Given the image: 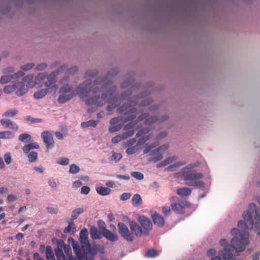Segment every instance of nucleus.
<instances>
[{
    "instance_id": "7c9ffc66",
    "label": "nucleus",
    "mask_w": 260,
    "mask_h": 260,
    "mask_svg": "<svg viewBox=\"0 0 260 260\" xmlns=\"http://www.w3.org/2000/svg\"><path fill=\"white\" fill-rule=\"evenodd\" d=\"M55 252L57 257V259H65V256L61 249L57 248L55 249Z\"/></svg>"
},
{
    "instance_id": "603ef678",
    "label": "nucleus",
    "mask_w": 260,
    "mask_h": 260,
    "mask_svg": "<svg viewBox=\"0 0 260 260\" xmlns=\"http://www.w3.org/2000/svg\"><path fill=\"white\" fill-rule=\"evenodd\" d=\"M90 190L89 187L84 186L82 187L81 192L83 194H87L89 192Z\"/></svg>"
},
{
    "instance_id": "864d4df0",
    "label": "nucleus",
    "mask_w": 260,
    "mask_h": 260,
    "mask_svg": "<svg viewBox=\"0 0 260 260\" xmlns=\"http://www.w3.org/2000/svg\"><path fill=\"white\" fill-rule=\"evenodd\" d=\"M49 184L50 186L53 188H56L57 185V181L53 179H50L49 180Z\"/></svg>"
},
{
    "instance_id": "c03bdc74",
    "label": "nucleus",
    "mask_w": 260,
    "mask_h": 260,
    "mask_svg": "<svg viewBox=\"0 0 260 260\" xmlns=\"http://www.w3.org/2000/svg\"><path fill=\"white\" fill-rule=\"evenodd\" d=\"M157 255L156 251L154 249H149L146 253V255L148 257H154L156 256Z\"/></svg>"
},
{
    "instance_id": "bf43d9fd",
    "label": "nucleus",
    "mask_w": 260,
    "mask_h": 260,
    "mask_svg": "<svg viewBox=\"0 0 260 260\" xmlns=\"http://www.w3.org/2000/svg\"><path fill=\"white\" fill-rule=\"evenodd\" d=\"M47 67V65L46 63H42L41 64H38L36 67V69L39 71H42L44 69H45Z\"/></svg>"
},
{
    "instance_id": "c85d7f7f",
    "label": "nucleus",
    "mask_w": 260,
    "mask_h": 260,
    "mask_svg": "<svg viewBox=\"0 0 260 260\" xmlns=\"http://www.w3.org/2000/svg\"><path fill=\"white\" fill-rule=\"evenodd\" d=\"M64 250L66 255L69 257L68 260H74V258L72 255L71 248L69 245H65L64 246Z\"/></svg>"
},
{
    "instance_id": "412c9836",
    "label": "nucleus",
    "mask_w": 260,
    "mask_h": 260,
    "mask_svg": "<svg viewBox=\"0 0 260 260\" xmlns=\"http://www.w3.org/2000/svg\"><path fill=\"white\" fill-rule=\"evenodd\" d=\"M13 134L10 131H4L0 132V139H11L13 138Z\"/></svg>"
},
{
    "instance_id": "72a5a7b5",
    "label": "nucleus",
    "mask_w": 260,
    "mask_h": 260,
    "mask_svg": "<svg viewBox=\"0 0 260 260\" xmlns=\"http://www.w3.org/2000/svg\"><path fill=\"white\" fill-rule=\"evenodd\" d=\"M28 157L30 162H35L38 159V153L32 151L28 155Z\"/></svg>"
},
{
    "instance_id": "e2e57ef3",
    "label": "nucleus",
    "mask_w": 260,
    "mask_h": 260,
    "mask_svg": "<svg viewBox=\"0 0 260 260\" xmlns=\"http://www.w3.org/2000/svg\"><path fill=\"white\" fill-rule=\"evenodd\" d=\"M30 146L29 144L25 145L23 147V151L24 153H27L31 150Z\"/></svg>"
},
{
    "instance_id": "a19ab883",
    "label": "nucleus",
    "mask_w": 260,
    "mask_h": 260,
    "mask_svg": "<svg viewBox=\"0 0 260 260\" xmlns=\"http://www.w3.org/2000/svg\"><path fill=\"white\" fill-rule=\"evenodd\" d=\"M122 125L121 124H117L113 126L109 127V131L110 133H112L120 130Z\"/></svg>"
},
{
    "instance_id": "9d476101",
    "label": "nucleus",
    "mask_w": 260,
    "mask_h": 260,
    "mask_svg": "<svg viewBox=\"0 0 260 260\" xmlns=\"http://www.w3.org/2000/svg\"><path fill=\"white\" fill-rule=\"evenodd\" d=\"M41 137L47 149H50L54 146V141L53 139V136L50 132L48 131L42 132Z\"/></svg>"
},
{
    "instance_id": "ddd939ff",
    "label": "nucleus",
    "mask_w": 260,
    "mask_h": 260,
    "mask_svg": "<svg viewBox=\"0 0 260 260\" xmlns=\"http://www.w3.org/2000/svg\"><path fill=\"white\" fill-rule=\"evenodd\" d=\"M0 123L5 127L10 128L13 131H17L18 129V125L10 119H2L0 120Z\"/></svg>"
},
{
    "instance_id": "f3484780",
    "label": "nucleus",
    "mask_w": 260,
    "mask_h": 260,
    "mask_svg": "<svg viewBox=\"0 0 260 260\" xmlns=\"http://www.w3.org/2000/svg\"><path fill=\"white\" fill-rule=\"evenodd\" d=\"M177 159V157L175 155H173L172 156L168 157L161 162H160L159 164L157 165V168H160L162 167L166 166L172 162L176 160Z\"/></svg>"
},
{
    "instance_id": "f704fd0d",
    "label": "nucleus",
    "mask_w": 260,
    "mask_h": 260,
    "mask_svg": "<svg viewBox=\"0 0 260 260\" xmlns=\"http://www.w3.org/2000/svg\"><path fill=\"white\" fill-rule=\"evenodd\" d=\"M16 89L15 84L13 85H7L4 88V92L6 93H11Z\"/></svg>"
},
{
    "instance_id": "4468645a",
    "label": "nucleus",
    "mask_w": 260,
    "mask_h": 260,
    "mask_svg": "<svg viewBox=\"0 0 260 260\" xmlns=\"http://www.w3.org/2000/svg\"><path fill=\"white\" fill-rule=\"evenodd\" d=\"M129 226L131 230L134 232L137 236L140 237L143 234V231L135 221H129Z\"/></svg>"
},
{
    "instance_id": "09e8293b",
    "label": "nucleus",
    "mask_w": 260,
    "mask_h": 260,
    "mask_svg": "<svg viewBox=\"0 0 260 260\" xmlns=\"http://www.w3.org/2000/svg\"><path fill=\"white\" fill-rule=\"evenodd\" d=\"M34 66L35 64L34 63H28L26 65L22 66L21 69L23 71H27L32 68Z\"/></svg>"
},
{
    "instance_id": "49530a36",
    "label": "nucleus",
    "mask_w": 260,
    "mask_h": 260,
    "mask_svg": "<svg viewBox=\"0 0 260 260\" xmlns=\"http://www.w3.org/2000/svg\"><path fill=\"white\" fill-rule=\"evenodd\" d=\"M169 148V145L168 144H164L162 145L156 149H155L153 151V153L155 154L156 152H158L160 151H165L167 150Z\"/></svg>"
},
{
    "instance_id": "4be33fe9",
    "label": "nucleus",
    "mask_w": 260,
    "mask_h": 260,
    "mask_svg": "<svg viewBox=\"0 0 260 260\" xmlns=\"http://www.w3.org/2000/svg\"><path fill=\"white\" fill-rule=\"evenodd\" d=\"M90 234L91 237L93 239L100 238L98 230L94 226H91L90 230Z\"/></svg>"
},
{
    "instance_id": "5701e85b",
    "label": "nucleus",
    "mask_w": 260,
    "mask_h": 260,
    "mask_svg": "<svg viewBox=\"0 0 260 260\" xmlns=\"http://www.w3.org/2000/svg\"><path fill=\"white\" fill-rule=\"evenodd\" d=\"M97 192L101 195H108L111 189L106 187H98L96 188Z\"/></svg>"
},
{
    "instance_id": "c9c22d12",
    "label": "nucleus",
    "mask_w": 260,
    "mask_h": 260,
    "mask_svg": "<svg viewBox=\"0 0 260 260\" xmlns=\"http://www.w3.org/2000/svg\"><path fill=\"white\" fill-rule=\"evenodd\" d=\"M158 145V143L155 142V143L150 144V145H148V146H146L144 149V153L147 154V153H149L152 148L156 147Z\"/></svg>"
},
{
    "instance_id": "4d7b16f0",
    "label": "nucleus",
    "mask_w": 260,
    "mask_h": 260,
    "mask_svg": "<svg viewBox=\"0 0 260 260\" xmlns=\"http://www.w3.org/2000/svg\"><path fill=\"white\" fill-rule=\"evenodd\" d=\"M96 74H97L96 72H94L90 71H88L86 73L85 77L86 78H87L88 77H93L96 76Z\"/></svg>"
},
{
    "instance_id": "052dcab7",
    "label": "nucleus",
    "mask_w": 260,
    "mask_h": 260,
    "mask_svg": "<svg viewBox=\"0 0 260 260\" xmlns=\"http://www.w3.org/2000/svg\"><path fill=\"white\" fill-rule=\"evenodd\" d=\"M77 71V68L76 67H73L70 69H68L67 70V73L69 74H74Z\"/></svg>"
},
{
    "instance_id": "473e14b6",
    "label": "nucleus",
    "mask_w": 260,
    "mask_h": 260,
    "mask_svg": "<svg viewBox=\"0 0 260 260\" xmlns=\"http://www.w3.org/2000/svg\"><path fill=\"white\" fill-rule=\"evenodd\" d=\"M139 150V146L138 145H135L132 147H128L126 150V153L128 154H133L136 153Z\"/></svg>"
},
{
    "instance_id": "0eeeda50",
    "label": "nucleus",
    "mask_w": 260,
    "mask_h": 260,
    "mask_svg": "<svg viewBox=\"0 0 260 260\" xmlns=\"http://www.w3.org/2000/svg\"><path fill=\"white\" fill-rule=\"evenodd\" d=\"M27 82L28 87H32L34 84V75H28L23 78V82H17L15 84L16 94L21 96L26 93L27 91V87H25V83Z\"/></svg>"
},
{
    "instance_id": "cd10ccee",
    "label": "nucleus",
    "mask_w": 260,
    "mask_h": 260,
    "mask_svg": "<svg viewBox=\"0 0 260 260\" xmlns=\"http://www.w3.org/2000/svg\"><path fill=\"white\" fill-rule=\"evenodd\" d=\"M45 253L47 260H54V255L50 246H47Z\"/></svg>"
},
{
    "instance_id": "1a4fd4ad",
    "label": "nucleus",
    "mask_w": 260,
    "mask_h": 260,
    "mask_svg": "<svg viewBox=\"0 0 260 260\" xmlns=\"http://www.w3.org/2000/svg\"><path fill=\"white\" fill-rule=\"evenodd\" d=\"M119 233L120 235L127 241H132L133 240V236L129 232L127 226L123 223L120 222L118 224Z\"/></svg>"
},
{
    "instance_id": "c756f323",
    "label": "nucleus",
    "mask_w": 260,
    "mask_h": 260,
    "mask_svg": "<svg viewBox=\"0 0 260 260\" xmlns=\"http://www.w3.org/2000/svg\"><path fill=\"white\" fill-rule=\"evenodd\" d=\"M19 140L23 142L27 143L31 139V136L27 134H22L18 137Z\"/></svg>"
},
{
    "instance_id": "774afa93",
    "label": "nucleus",
    "mask_w": 260,
    "mask_h": 260,
    "mask_svg": "<svg viewBox=\"0 0 260 260\" xmlns=\"http://www.w3.org/2000/svg\"><path fill=\"white\" fill-rule=\"evenodd\" d=\"M8 189L6 187H1L0 188V193L1 194H6L8 193Z\"/></svg>"
},
{
    "instance_id": "2eb2a0df",
    "label": "nucleus",
    "mask_w": 260,
    "mask_h": 260,
    "mask_svg": "<svg viewBox=\"0 0 260 260\" xmlns=\"http://www.w3.org/2000/svg\"><path fill=\"white\" fill-rule=\"evenodd\" d=\"M69 241H71L73 250L77 256V257L81 258V255L83 254L82 249H80L79 244L77 241H75L73 238H69Z\"/></svg>"
},
{
    "instance_id": "a211bd4d",
    "label": "nucleus",
    "mask_w": 260,
    "mask_h": 260,
    "mask_svg": "<svg viewBox=\"0 0 260 260\" xmlns=\"http://www.w3.org/2000/svg\"><path fill=\"white\" fill-rule=\"evenodd\" d=\"M98 124V122L94 120H90L88 121L83 122L81 123V126L84 128L88 127H95Z\"/></svg>"
},
{
    "instance_id": "393cba45",
    "label": "nucleus",
    "mask_w": 260,
    "mask_h": 260,
    "mask_svg": "<svg viewBox=\"0 0 260 260\" xmlns=\"http://www.w3.org/2000/svg\"><path fill=\"white\" fill-rule=\"evenodd\" d=\"M48 89H44L34 93V96L35 99H39L44 97L47 93Z\"/></svg>"
},
{
    "instance_id": "338daca9",
    "label": "nucleus",
    "mask_w": 260,
    "mask_h": 260,
    "mask_svg": "<svg viewBox=\"0 0 260 260\" xmlns=\"http://www.w3.org/2000/svg\"><path fill=\"white\" fill-rule=\"evenodd\" d=\"M56 137L59 140L63 139V136L61 133L59 132H57L55 133Z\"/></svg>"
},
{
    "instance_id": "8fccbe9b",
    "label": "nucleus",
    "mask_w": 260,
    "mask_h": 260,
    "mask_svg": "<svg viewBox=\"0 0 260 260\" xmlns=\"http://www.w3.org/2000/svg\"><path fill=\"white\" fill-rule=\"evenodd\" d=\"M122 136L121 135H117L112 139V142L114 144H117L121 140H123V138H122Z\"/></svg>"
},
{
    "instance_id": "ea45409f",
    "label": "nucleus",
    "mask_w": 260,
    "mask_h": 260,
    "mask_svg": "<svg viewBox=\"0 0 260 260\" xmlns=\"http://www.w3.org/2000/svg\"><path fill=\"white\" fill-rule=\"evenodd\" d=\"M131 175L132 177L139 180H141L144 178L143 174L139 172H133L131 173Z\"/></svg>"
},
{
    "instance_id": "a878e982",
    "label": "nucleus",
    "mask_w": 260,
    "mask_h": 260,
    "mask_svg": "<svg viewBox=\"0 0 260 260\" xmlns=\"http://www.w3.org/2000/svg\"><path fill=\"white\" fill-rule=\"evenodd\" d=\"M177 193L178 195H190L191 190L187 187L180 188L177 189Z\"/></svg>"
},
{
    "instance_id": "20e7f679",
    "label": "nucleus",
    "mask_w": 260,
    "mask_h": 260,
    "mask_svg": "<svg viewBox=\"0 0 260 260\" xmlns=\"http://www.w3.org/2000/svg\"><path fill=\"white\" fill-rule=\"evenodd\" d=\"M67 70V66H62L60 67L57 71L52 72L49 75H47L45 73H39L36 77V80L44 84L46 87H51L54 88L56 90L58 86L55 84L56 82V76L60 73Z\"/></svg>"
},
{
    "instance_id": "13d9d810",
    "label": "nucleus",
    "mask_w": 260,
    "mask_h": 260,
    "mask_svg": "<svg viewBox=\"0 0 260 260\" xmlns=\"http://www.w3.org/2000/svg\"><path fill=\"white\" fill-rule=\"evenodd\" d=\"M162 211L165 216H168L171 212L170 208L168 207H164Z\"/></svg>"
},
{
    "instance_id": "5fc2aeb1",
    "label": "nucleus",
    "mask_w": 260,
    "mask_h": 260,
    "mask_svg": "<svg viewBox=\"0 0 260 260\" xmlns=\"http://www.w3.org/2000/svg\"><path fill=\"white\" fill-rule=\"evenodd\" d=\"M121 120H122L121 118H120L119 117L113 118L111 119V120L110 121V123L111 125H115V124L118 123Z\"/></svg>"
},
{
    "instance_id": "f8f14e48",
    "label": "nucleus",
    "mask_w": 260,
    "mask_h": 260,
    "mask_svg": "<svg viewBox=\"0 0 260 260\" xmlns=\"http://www.w3.org/2000/svg\"><path fill=\"white\" fill-rule=\"evenodd\" d=\"M100 232L105 238L111 241H115L118 239V237L116 233H111L105 228L102 229L100 228Z\"/></svg>"
},
{
    "instance_id": "39448f33",
    "label": "nucleus",
    "mask_w": 260,
    "mask_h": 260,
    "mask_svg": "<svg viewBox=\"0 0 260 260\" xmlns=\"http://www.w3.org/2000/svg\"><path fill=\"white\" fill-rule=\"evenodd\" d=\"M182 176L184 180L189 181L186 184L189 186L203 187L204 183L199 180L204 176L201 173H197L194 171H188L183 173Z\"/></svg>"
},
{
    "instance_id": "6ab92c4d",
    "label": "nucleus",
    "mask_w": 260,
    "mask_h": 260,
    "mask_svg": "<svg viewBox=\"0 0 260 260\" xmlns=\"http://www.w3.org/2000/svg\"><path fill=\"white\" fill-rule=\"evenodd\" d=\"M186 164V162L184 161H180L176 162V163L172 165L169 166L167 168V170L168 171L173 172L175 170V169L177 168H179L181 166H182Z\"/></svg>"
},
{
    "instance_id": "6e6d98bb",
    "label": "nucleus",
    "mask_w": 260,
    "mask_h": 260,
    "mask_svg": "<svg viewBox=\"0 0 260 260\" xmlns=\"http://www.w3.org/2000/svg\"><path fill=\"white\" fill-rule=\"evenodd\" d=\"M149 129L148 128H144V129H141L137 133L136 137H139L141 136L142 134L147 133L148 132H149Z\"/></svg>"
},
{
    "instance_id": "79ce46f5",
    "label": "nucleus",
    "mask_w": 260,
    "mask_h": 260,
    "mask_svg": "<svg viewBox=\"0 0 260 260\" xmlns=\"http://www.w3.org/2000/svg\"><path fill=\"white\" fill-rule=\"evenodd\" d=\"M122 158V155L120 153L114 152L111 156V160L118 162Z\"/></svg>"
},
{
    "instance_id": "dca6fc26",
    "label": "nucleus",
    "mask_w": 260,
    "mask_h": 260,
    "mask_svg": "<svg viewBox=\"0 0 260 260\" xmlns=\"http://www.w3.org/2000/svg\"><path fill=\"white\" fill-rule=\"evenodd\" d=\"M152 218L155 224L158 226H162L164 225L165 221L163 217L157 213L152 215Z\"/></svg>"
},
{
    "instance_id": "3c124183",
    "label": "nucleus",
    "mask_w": 260,
    "mask_h": 260,
    "mask_svg": "<svg viewBox=\"0 0 260 260\" xmlns=\"http://www.w3.org/2000/svg\"><path fill=\"white\" fill-rule=\"evenodd\" d=\"M137 142V140L135 138H132L127 141L125 144L124 145L126 147H130L134 145Z\"/></svg>"
},
{
    "instance_id": "423d86ee",
    "label": "nucleus",
    "mask_w": 260,
    "mask_h": 260,
    "mask_svg": "<svg viewBox=\"0 0 260 260\" xmlns=\"http://www.w3.org/2000/svg\"><path fill=\"white\" fill-rule=\"evenodd\" d=\"M172 200L175 203L171 204V207L173 211L178 214H182L184 212V210L186 208L190 206V204L188 203L184 196H175L172 198Z\"/></svg>"
},
{
    "instance_id": "0e129e2a",
    "label": "nucleus",
    "mask_w": 260,
    "mask_h": 260,
    "mask_svg": "<svg viewBox=\"0 0 260 260\" xmlns=\"http://www.w3.org/2000/svg\"><path fill=\"white\" fill-rule=\"evenodd\" d=\"M82 184V183L80 180H76L73 183V186L76 188L79 187Z\"/></svg>"
},
{
    "instance_id": "6e6552de",
    "label": "nucleus",
    "mask_w": 260,
    "mask_h": 260,
    "mask_svg": "<svg viewBox=\"0 0 260 260\" xmlns=\"http://www.w3.org/2000/svg\"><path fill=\"white\" fill-rule=\"evenodd\" d=\"M59 92L60 95L57 99V101L60 104H63L70 101L74 95L72 91V87L69 84H66L62 86Z\"/></svg>"
},
{
    "instance_id": "de8ad7c7",
    "label": "nucleus",
    "mask_w": 260,
    "mask_h": 260,
    "mask_svg": "<svg viewBox=\"0 0 260 260\" xmlns=\"http://www.w3.org/2000/svg\"><path fill=\"white\" fill-rule=\"evenodd\" d=\"M4 159L6 163L9 165L12 162V157L10 153H7L4 155Z\"/></svg>"
},
{
    "instance_id": "a18cd8bd",
    "label": "nucleus",
    "mask_w": 260,
    "mask_h": 260,
    "mask_svg": "<svg viewBox=\"0 0 260 260\" xmlns=\"http://www.w3.org/2000/svg\"><path fill=\"white\" fill-rule=\"evenodd\" d=\"M149 137L148 136H145L142 137L138 142L137 145L139 146V145H142L144 144L146 142H147L149 139Z\"/></svg>"
},
{
    "instance_id": "bb28decb",
    "label": "nucleus",
    "mask_w": 260,
    "mask_h": 260,
    "mask_svg": "<svg viewBox=\"0 0 260 260\" xmlns=\"http://www.w3.org/2000/svg\"><path fill=\"white\" fill-rule=\"evenodd\" d=\"M71 232H72L73 233L76 232L75 225L73 221L69 222L68 226L64 230V233L66 234L69 233Z\"/></svg>"
},
{
    "instance_id": "e433bc0d",
    "label": "nucleus",
    "mask_w": 260,
    "mask_h": 260,
    "mask_svg": "<svg viewBox=\"0 0 260 260\" xmlns=\"http://www.w3.org/2000/svg\"><path fill=\"white\" fill-rule=\"evenodd\" d=\"M24 119L25 121H30L31 123L41 122L42 121V119L32 118L29 115L25 116Z\"/></svg>"
},
{
    "instance_id": "aec40b11",
    "label": "nucleus",
    "mask_w": 260,
    "mask_h": 260,
    "mask_svg": "<svg viewBox=\"0 0 260 260\" xmlns=\"http://www.w3.org/2000/svg\"><path fill=\"white\" fill-rule=\"evenodd\" d=\"M18 113V111L16 109H10L3 114L4 117H13Z\"/></svg>"
},
{
    "instance_id": "b1692460",
    "label": "nucleus",
    "mask_w": 260,
    "mask_h": 260,
    "mask_svg": "<svg viewBox=\"0 0 260 260\" xmlns=\"http://www.w3.org/2000/svg\"><path fill=\"white\" fill-rule=\"evenodd\" d=\"M84 212V210L82 208H77L74 210L72 212V214L71 217V219L72 220H74L77 218V217L83 212Z\"/></svg>"
},
{
    "instance_id": "f03ea898",
    "label": "nucleus",
    "mask_w": 260,
    "mask_h": 260,
    "mask_svg": "<svg viewBox=\"0 0 260 260\" xmlns=\"http://www.w3.org/2000/svg\"><path fill=\"white\" fill-rule=\"evenodd\" d=\"M132 94V90L128 89L126 92L121 95V99L122 100L126 99L129 104H125L119 107L117 110V112L118 113H124L125 116L123 119L124 122L130 121L123 128L124 131H127L122 134L123 137L122 138H123V139H126L135 134L134 126L141 121L145 119V124L146 125H150L155 123L157 120L159 122H162L168 119L167 116H163L161 119H158V118L154 116L147 118L148 115L146 113L140 114V112H137L136 108L133 107L134 106L139 105L141 107L145 106L151 103L152 100L150 98H146L139 101L140 100V98L130 97L129 96Z\"/></svg>"
},
{
    "instance_id": "9b49d317",
    "label": "nucleus",
    "mask_w": 260,
    "mask_h": 260,
    "mask_svg": "<svg viewBox=\"0 0 260 260\" xmlns=\"http://www.w3.org/2000/svg\"><path fill=\"white\" fill-rule=\"evenodd\" d=\"M139 221L144 229L143 234L147 235L148 231L152 229V224L150 220L144 216H140Z\"/></svg>"
},
{
    "instance_id": "f257e3e1",
    "label": "nucleus",
    "mask_w": 260,
    "mask_h": 260,
    "mask_svg": "<svg viewBox=\"0 0 260 260\" xmlns=\"http://www.w3.org/2000/svg\"><path fill=\"white\" fill-rule=\"evenodd\" d=\"M116 87L107 78H98L93 83L89 79L87 80L77 87L76 91L81 98L91 95L86 101L87 106L94 104L101 107L107 102L109 105L107 109L111 112L116 106L117 98L113 96Z\"/></svg>"
},
{
    "instance_id": "2f4dec72",
    "label": "nucleus",
    "mask_w": 260,
    "mask_h": 260,
    "mask_svg": "<svg viewBox=\"0 0 260 260\" xmlns=\"http://www.w3.org/2000/svg\"><path fill=\"white\" fill-rule=\"evenodd\" d=\"M13 78L14 77L12 75L3 76L0 79V83L3 84H6L10 82Z\"/></svg>"
},
{
    "instance_id": "4c0bfd02",
    "label": "nucleus",
    "mask_w": 260,
    "mask_h": 260,
    "mask_svg": "<svg viewBox=\"0 0 260 260\" xmlns=\"http://www.w3.org/2000/svg\"><path fill=\"white\" fill-rule=\"evenodd\" d=\"M133 204L134 206H138L142 203L141 196H133L132 199Z\"/></svg>"
},
{
    "instance_id": "58836bf2",
    "label": "nucleus",
    "mask_w": 260,
    "mask_h": 260,
    "mask_svg": "<svg viewBox=\"0 0 260 260\" xmlns=\"http://www.w3.org/2000/svg\"><path fill=\"white\" fill-rule=\"evenodd\" d=\"M80 168L75 164H72L70 166L69 172L71 174H77L80 171Z\"/></svg>"
},
{
    "instance_id": "680f3d73",
    "label": "nucleus",
    "mask_w": 260,
    "mask_h": 260,
    "mask_svg": "<svg viewBox=\"0 0 260 260\" xmlns=\"http://www.w3.org/2000/svg\"><path fill=\"white\" fill-rule=\"evenodd\" d=\"M162 157L163 156L162 154H159L157 156L153 157L152 160L153 161V162H155L161 160L162 158Z\"/></svg>"
},
{
    "instance_id": "37998d69",
    "label": "nucleus",
    "mask_w": 260,
    "mask_h": 260,
    "mask_svg": "<svg viewBox=\"0 0 260 260\" xmlns=\"http://www.w3.org/2000/svg\"><path fill=\"white\" fill-rule=\"evenodd\" d=\"M57 164L61 165L66 166L69 163V159L66 157H61L56 161Z\"/></svg>"
},
{
    "instance_id": "7ed1b4c3",
    "label": "nucleus",
    "mask_w": 260,
    "mask_h": 260,
    "mask_svg": "<svg viewBox=\"0 0 260 260\" xmlns=\"http://www.w3.org/2000/svg\"><path fill=\"white\" fill-rule=\"evenodd\" d=\"M88 232L86 228L83 229L80 233V242L82 250L87 260H94V255L97 254L96 247H91L88 240Z\"/></svg>"
},
{
    "instance_id": "69168bd1",
    "label": "nucleus",
    "mask_w": 260,
    "mask_h": 260,
    "mask_svg": "<svg viewBox=\"0 0 260 260\" xmlns=\"http://www.w3.org/2000/svg\"><path fill=\"white\" fill-rule=\"evenodd\" d=\"M167 136V133H166V132L161 133L157 136V139L158 140H160L162 138H165Z\"/></svg>"
}]
</instances>
